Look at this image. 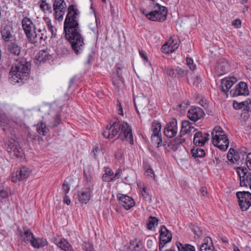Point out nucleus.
Here are the masks:
<instances>
[{
  "mask_svg": "<svg viewBox=\"0 0 251 251\" xmlns=\"http://www.w3.org/2000/svg\"><path fill=\"white\" fill-rule=\"evenodd\" d=\"M119 203L126 210L130 209L135 205V202L130 197L122 195L118 197Z\"/></svg>",
  "mask_w": 251,
  "mask_h": 251,
  "instance_id": "4be33fe9",
  "label": "nucleus"
},
{
  "mask_svg": "<svg viewBox=\"0 0 251 251\" xmlns=\"http://www.w3.org/2000/svg\"><path fill=\"white\" fill-rule=\"evenodd\" d=\"M172 239V235L171 232L167 229L165 226H161L160 230L159 251H161V249H162L165 245L170 242Z\"/></svg>",
  "mask_w": 251,
  "mask_h": 251,
  "instance_id": "1a4fd4ad",
  "label": "nucleus"
},
{
  "mask_svg": "<svg viewBox=\"0 0 251 251\" xmlns=\"http://www.w3.org/2000/svg\"><path fill=\"white\" fill-rule=\"evenodd\" d=\"M200 251H214V247L210 237L205 238L204 243L200 246Z\"/></svg>",
  "mask_w": 251,
  "mask_h": 251,
  "instance_id": "bb28decb",
  "label": "nucleus"
},
{
  "mask_svg": "<svg viewBox=\"0 0 251 251\" xmlns=\"http://www.w3.org/2000/svg\"><path fill=\"white\" fill-rule=\"evenodd\" d=\"M41 2L42 3L40 5V9L42 10L43 11H45L46 10H47L50 12L51 10V5L50 4L46 2V1L43 0H41Z\"/></svg>",
  "mask_w": 251,
  "mask_h": 251,
  "instance_id": "37998d69",
  "label": "nucleus"
},
{
  "mask_svg": "<svg viewBox=\"0 0 251 251\" xmlns=\"http://www.w3.org/2000/svg\"><path fill=\"white\" fill-rule=\"evenodd\" d=\"M1 34L2 39L5 42L12 41L15 37L13 34V29L12 26L6 25L4 26L1 30Z\"/></svg>",
  "mask_w": 251,
  "mask_h": 251,
  "instance_id": "aec40b11",
  "label": "nucleus"
},
{
  "mask_svg": "<svg viewBox=\"0 0 251 251\" xmlns=\"http://www.w3.org/2000/svg\"><path fill=\"white\" fill-rule=\"evenodd\" d=\"M48 36L50 35H48L47 30L44 28L43 29L39 28L36 33L34 34V36L31 35V40L30 38H28V40L30 43L33 44L37 43H41L42 41H45L47 40Z\"/></svg>",
  "mask_w": 251,
  "mask_h": 251,
  "instance_id": "ddd939ff",
  "label": "nucleus"
},
{
  "mask_svg": "<svg viewBox=\"0 0 251 251\" xmlns=\"http://www.w3.org/2000/svg\"><path fill=\"white\" fill-rule=\"evenodd\" d=\"M192 156L196 158L198 157H202L205 156V151L203 149L197 147L191 150Z\"/></svg>",
  "mask_w": 251,
  "mask_h": 251,
  "instance_id": "c9c22d12",
  "label": "nucleus"
},
{
  "mask_svg": "<svg viewBox=\"0 0 251 251\" xmlns=\"http://www.w3.org/2000/svg\"><path fill=\"white\" fill-rule=\"evenodd\" d=\"M146 173L147 176H150L151 178H152L154 181H156V179L155 178V176L154 174V172L151 168H148L146 171Z\"/></svg>",
  "mask_w": 251,
  "mask_h": 251,
  "instance_id": "8fccbe9b",
  "label": "nucleus"
},
{
  "mask_svg": "<svg viewBox=\"0 0 251 251\" xmlns=\"http://www.w3.org/2000/svg\"><path fill=\"white\" fill-rule=\"evenodd\" d=\"M22 25L27 39L30 38L31 40L30 32L35 28L31 20L27 17H25L22 21Z\"/></svg>",
  "mask_w": 251,
  "mask_h": 251,
  "instance_id": "a211bd4d",
  "label": "nucleus"
},
{
  "mask_svg": "<svg viewBox=\"0 0 251 251\" xmlns=\"http://www.w3.org/2000/svg\"><path fill=\"white\" fill-rule=\"evenodd\" d=\"M121 71L120 68H118L117 71V75H118V77L119 78V80L120 81H123V78L122 77V74L120 72Z\"/></svg>",
  "mask_w": 251,
  "mask_h": 251,
  "instance_id": "0e129e2a",
  "label": "nucleus"
},
{
  "mask_svg": "<svg viewBox=\"0 0 251 251\" xmlns=\"http://www.w3.org/2000/svg\"><path fill=\"white\" fill-rule=\"evenodd\" d=\"M236 195L241 209L247 210L251 206V193L248 191H239Z\"/></svg>",
  "mask_w": 251,
  "mask_h": 251,
  "instance_id": "0eeeda50",
  "label": "nucleus"
},
{
  "mask_svg": "<svg viewBox=\"0 0 251 251\" xmlns=\"http://www.w3.org/2000/svg\"><path fill=\"white\" fill-rule=\"evenodd\" d=\"M230 66L228 61L225 59H220L215 66V72L218 76L222 75L228 73Z\"/></svg>",
  "mask_w": 251,
  "mask_h": 251,
  "instance_id": "4468645a",
  "label": "nucleus"
},
{
  "mask_svg": "<svg viewBox=\"0 0 251 251\" xmlns=\"http://www.w3.org/2000/svg\"><path fill=\"white\" fill-rule=\"evenodd\" d=\"M176 245L178 251H196L195 247L190 244L183 245L180 242H176Z\"/></svg>",
  "mask_w": 251,
  "mask_h": 251,
  "instance_id": "72a5a7b5",
  "label": "nucleus"
},
{
  "mask_svg": "<svg viewBox=\"0 0 251 251\" xmlns=\"http://www.w3.org/2000/svg\"><path fill=\"white\" fill-rule=\"evenodd\" d=\"M237 81V79L234 77L222 79L221 81L222 91L226 93Z\"/></svg>",
  "mask_w": 251,
  "mask_h": 251,
  "instance_id": "5701e85b",
  "label": "nucleus"
},
{
  "mask_svg": "<svg viewBox=\"0 0 251 251\" xmlns=\"http://www.w3.org/2000/svg\"><path fill=\"white\" fill-rule=\"evenodd\" d=\"M189 104V102L188 100H185L183 103L179 104L178 106L180 108H185Z\"/></svg>",
  "mask_w": 251,
  "mask_h": 251,
  "instance_id": "338daca9",
  "label": "nucleus"
},
{
  "mask_svg": "<svg viewBox=\"0 0 251 251\" xmlns=\"http://www.w3.org/2000/svg\"><path fill=\"white\" fill-rule=\"evenodd\" d=\"M9 194H10V192L7 188L3 189H0V197L1 198H7L8 197Z\"/></svg>",
  "mask_w": 251,
  "mask_h": 251,
  "instance_id": "49530a36",
  "label": "nucleus"
},
{
  "mask_svg": "<svg viewBox=\"0 0 251 251\" xmlns=\"http://www.w3.org/2000/svg\"><path fill=\"white\" fill-rule=\"evenodd\" d=\"M232 25L238 28L241 26V21L239 19L234 20L232 23Z\"/></svg>",
  "mask_w": 251,
  "mask_h": 251,
  "instance_id": "e2e57ef3",
  "label": "nucleus"
},
{
  "mask_svg": "<svg viewBox=\"0 0 251 251\" xmlns=\"http://www.w3.org/2000/svg\"><path fill=\"white\" fill-rule=\"evenodd\" d=\"M63 201L67 205H69L71 203V200H70L69 197L67 195H65V196L63 199Z\"/></svg>",
  "mask_w": 251,
  "mask_h": 251,
  "instance_id": "69168bd1",
  "label": "nucleus"
},
{
  "mask_svg": "<svg viewBox=\"0 0 251 251\" xmlns=\"http://www.w3.org/2000/svg\"><path fill=\"white\" fill-rule=\"evenodd\" d=\"M209 134L207 133H202L198 131L195 133L194 137V143L196 146L201 147L204 145L209 139Z\"/></svg>",
  "mask_w": 251,
  "mask_h": 251,
  "instance_id": "6ab92c4d",
  "label": "nucleus"
},
{
  "mask_svg": "<svg viewBox=\"0 0 251 251\" xmlns=\"http://www.w3.org/2000/svg\"><path fill=\"white\" fill-rule=\"evenodd\" d=\"M237 172L240 177L241 186L247 187L251 184V171L246 168L238 167Z\"/></svg>",
  "mask_w": 251,
  "mask_h": 251,
  "instance_id": "6e6552de",
  "label": "nucleus"
},
{
  "mask_svg": "<svg viewBox=\"0 0 251 251\" xmlns=\"http://www.w3.org/2000/svg\"><path fill=\"white\" fill-rule=\"evenodd\" d=\"M224 139L219 141V136L217 135H213L212 138V142L213 145L223 151H226L229 145V140L226 134H223Z\"/></svg>",
  "mask_w": 251,
  "mask_h": 251,
  "instance_id": "dca6fc26",
  "label": "nucleus"
},
{
  "mask_svg": "<svg viewBox=\"0 0 251 251\" xmlns=\"http://www.w3.org/2000/svg\"><path fill=\"white\" fill-rule=\"evenodd\" d=\"M142 248V242L139 241L138 242H136V243L135 244V246L132 249V251H139L141 250Z\"/></svg>",
  "mask_w": 251,
  "mask_h": 251,
  "instance_id": "5fc2aeb1",
  "label": "nucleus"
},
{
  "mask_svg": "<svg viewBox=\"0 0 251 251\" xmlns=\"http://www.w3.org/2000/svg\"><path fill=\"white\" fill-rule=\"evenodd\" d=\"M192 231L194 232L195 238H199L202 237L204 232V230L198 226L191 224L190 225Z\"/></svg>",
  "mask_w": 251,
  "mask_h": 251,
  "instance_id": "7c9ffc66",
  "label": "nucleus"
},
{
  "mask_svg": "<svg viewBox=\"0 0 251 251\" xmlns=\"http://www.w3.org/2000/svg\"><path fill=\"white\" fill-rule=\"evenodd\" d=\"M113 177H111L108 175H106L105 173L102 176V180L106 182L114 181V179Z\"/></svg>",
  "mask_w": 251,
  "mask_h": 251,
  "instance_id": "6e6d98bb",
  "label": "nucleus"
},
{
  "mask_svg": "<svg viewBox=\"0 0 251 251\" xmlns=\"http://www.w3.org/2000/svg\"><path fill=\"white\" fill-rule=\"evenodd\" d=\"M245 161L248 168L251 167V152L248 153L245 157Z\"/></svg>",
  "mask_w": 251,
  "mask_h": 251,
  "instance_id": "4d7b16f0",
  "label": "nucleus"
},
{
  "mask_svg": "<svg viewBox=\"0 0 251 251\" xmlns=\"http://www.w3.org/2000/svg\"><path fill=\"white\" fill-rule=\"evenodd\" d=\"M48 29L49 32L50 33V37H52L53 35L55 34L54 31L53 29V26L51 25L50 21H48L47 22Z\"/></svg>",
  "mask_w": 251,
  "mask_h": 251,
  "instance_id": "09e8293b",
  "label": "nucleus"
},
{
  "mask_svg": "<svg viewBox=\"0 0 251 251\" xmlns=\"http://www.w3.org/2000/svg\"><path fill=\"white\" fill-rule=\"evenodd\" d=\"M57 245L65 251H74L71 244L64 239H61Z\"/></svg>",
  "mask_w": 251,
  "mask_h": 251,
  "instance_id": "473e14b6",
  "label": "nucleus"
},
{
  "mask_svg": "<svg viewBox=\"0 0 251 251\" xmlns=\"http://www.w3.org/2000/svg\"><path fill=\"white\" fill-rule=\"evenodd\" d=\"M227 158L230 162H233V158H234L235 160H237V155L235 154H233V152H228L227 154Z\"/></svg>",
  "mask_w": 251,
  "mask_h": 251,
  "instance_id": "bf43d9fd",
  "label": "nucleus"
},
{
  "mask_svg": "<svg viewBox=\"0 0 251 251\" xmlns=\"http://www.w3.org/2000/svg\"><path fill=\"white\" fill-rule=\"evenodd\" d=\"M185 139L181 136L179 134V137H176L171 141L168 144L170 147L175 152V155L179 160H182L185 159L187 154V152L185 147L182 145L184 143Z\"/></svg>",
  "mask_w": 251,
  "mask_h": 251,
  "instance_id": "39448f33",
  "label": "nucleus"
},
{
  "mask_svg": "<svg viewBox=\"0 0 251 251\" xmlns=\"http://www.w3.org/2000/svg\"><path fill=\"white\" fill-rule=\"evenodd\" d=\"M30 71V64L25 59L17 60L12 65L9 75V81L12 84L24 83L27 80Z\"/></svg>",
  "mask_w": 251,
  "mask_h": 251,
  "instance_id": "7ed1b4c3",
  "label": "nucleus"
},
{
  "mask_svg": "<svg viewBox=\"0 0 251 251\" xmlns=\"http://www.w3.org/2000/svg\"><path fill=\"white\" fill-rule=\"evenodd\" d=\"M66 4L64 0H54L53 4V10H66Z\"/></svg>",
  "mask_w": 251,
  "mask_h": 251,
  "instance_id": "f704fd0d",
  "label": "nucleus"
},
{
  "mask_svg": "<svg viewBox=\"0 0 251 251\" xmlns=\"http://www.w3.org/2000/svg\"><path fill=\"white\" fill-rule=\"evenodd\" d=\"M177 130V121L175 119H173L166 124L164 130V133L166 137L172 138L176 136Z\"/></svg>",
  "mask_w": 251,
  "mask_h": 251,
  "instance_id": "9d476101",
  "label": "nucleus"
},
{
  "mask_svg": "<svg viewBox=\"0 0 251 251\" xmlns=\"http://www.w3.org/2000/svg\"><path fill=\"white\" fill-rule=\"evenodd\" d=\"M158 220L155 217L150 216L149 218V221L147 224V228L149 230H151L155 224H157Z\"/></svg>",
  "mask_w": 251,
  "mask_h": 251,
  "instance_id": "58836bf2",
  "label": "nucleus"
},
{
  "mask_svg": "<svg viewBox=\"0 0 251 251\" xmlns=\"http://www.w3.org/2000/svg\"><path fill=\"white\" fill-rule=\"evenodd\" d=\"M60 123V118L59 115H56L54 118V122L50 124V126L52 127H56Z\"/></svg>",
  "mask_w": 251,
  "mask_h": 251,
  "instance_id": "603ef678",
  "label": "nucleus"
},
{
  "mask_svg": "<svg viewBox=\"0 0 251 251\" xmlns=\"http://www.w3.org/2000/svg\"><path fill=\"white\" fill-rule=\"evenodd\" d=\"M165 72L168 75L171 77H176L175 70H174L171 68L168 67L165 68Z\"/></svg>",
  "mask_w": 251,
  "mask_h": 251,
  "instance_id": "3c124183",
  "label": "nucleus"
},
{
  "mask_svg": "<svg viewBox=\"0 0 251 251\" xmlns=\"http://www.w3.org/2000/svg\"><path fill=\"white\" fill-rule=\"evenodd\" d=\"M216 134L218 136H220L218 140L220 141L221 140H222L224 139L223 134H226V133L221 127L216 126L214 128L213 131L211 133L212 138H213V136L215 135Z\"/></svg>",
  "mask_w": 251,
  "mask_h": 251,
  "instance_id": "4c0bfd02",
  "label": "nucleus"
},
{
  "mask_svg": "<svg viewBox=\"0 0 251 251\" xmlns=\"http://www.w3.org/2000/svg\"><path fill=\"white\" fill-rule=\"evenodd\" d=\"M31 170L29 168L23 166L19 171L13 172L11 176V180L13 182L26 179L29 176Z\"/></svg>",
  "mask_w": 251,
  "mask_h": 251,
  "instance_id": "f8f14e48",
  "label": "nucleus"
},
{
  "mask_svg": "<svg viewBox=\"0 0 251 251\" xmlns=\"http://www.w3.org/2000/svg\"><path fill=\"white\" fill-rule=\"evenodd\" d=\"M79 14V11L74 5H70L64 23L66 38L76 55L81 53L84 46V39L80 33L79 26L77 18Z\"/></svg>",
  "mask_w": 251,
  "mask_h": 251,
  "instance_id": "f257e3e1",
  "label": "nucleus"
},
{
  "mask_svg": "<svg viewBox=\"0 0 251 251\" xmlns=\"http://www.w3.org/2000/svg\"><path fill=\"white\" fill-rule=\"evenodd\" d=\"M187 70L178 67L175 69L176 77L184 76L187 74Z\"/></svg>",
  "mask_w": 251,
  "mask_h": 251,
  "instance_id": "ea45409f",
  "label": "nucleus"
},
{
  "mask_svg": "<svg viewBox=\"0 0 251 251\" xmlns=\"http://www.w3.org/2000/svg\"><path fill=\"white\" fill-rule=\"evenodd\" d=\"M122 251H132L130 246L128 244L125 245L123 247Z\"/></svg>",
  "mask_w": 251,
  "mask_h": 251,
  "instance_id": "774afa93",
  "label": "nucleus"
},
{
  "mask_svg": "<svg viewBox=\"0 0 251 251\" xmlns=\"http://www.w3.org/2000/svg\"><path fill=\"white\" fill-rule=\"evenodd\" d=\"M54 11L55 19L59 21H62L63 20V16L65 14V10H54Z\"/></svg>",
  "mask_w": 251,
  "mask_h": 251,
  "instance_id": "79ce46f5",
  "label": "nucleus"
},
{
  "mask_svg": "<svg viewBox=\"0 0 251 251\" xmlns=\"http://www.w3.org/2000/svg\"><path fill=\"white\" fill-rule=\"evenodd\" d=\"M7 151L12 157L21 158L24 151L19 142L13 138H8L5 141Z\"/></svg>",
  "mask_w": 251,
  "mask_h": 251,
  "instance_id": "423d86ee",
  "label": "nucleus"
},
{
  "mask_svg": "<svg viewBox=\"0 0 251 251\" xmlns=\"http://www.w3.org/2000/svg\"><path fill=\"white\" fill-rule=\"evenodd\" d=\"M249 94L247 84L244 82H240L236 86L235 90L232 93L233 96L240 95L247 96Z\"/></svg>",
  "mask_w": 251,
  "mask_h": 251,
  "instance_id": "412c9836",
  "label": "nucleus"
},
{
  "mask_svg": "<svg viewBox=\"0 0 251 251\" xmlns=\"http://www.w3.org/2000/svg\"><path fill=\"white\" fill-rule=\"evenodd\" d=\"M140 11L149 20L160 22L164 21L166 19L168 14L167 8L158 3H156L153 7V9L151 12H147L143 8H141Z\"/></svg>",
  "mask_w": 251,
  "mask_h": 251,
  "instance_id": "20e7f679",
  "label": "nucleus"
},
{
  "mask_svg": "<svg viewBox=\"0 0 251 251\" xmlns=\"http://www.w3.org/2000/svg\"><path fill=\"white\" fill-rule=\"evenodd\" d=\"M83 250L85 251H94L93 245L89 243H84Z\"/></svg>",
  "mask_w": 251,
  "mask_h": 251,
  "instance_id": "864d4df0",
  "label": "nucleus"
},
{
  "mask_svg": "<svg viewBox=\"0 0 251 251\" xmlns=\"http://www.w3.org/2000/svg\"><path fill=\"white\" fill-rule=\"evenodd\" d=\"M37 131L39 134L45 136L49 132V129L46 126L45 123L41 122L37 124Z\"/></svg>",
  "mask_w": 251,
  "mask_h": 251,
  "instance_id": "e433bc0d",
  "label": "nucleus"
},
{
  "mask_svg": "<svg viewBox=\"0 0 251 251\" xmlns=\"http://www.w3.org/2000/svg\"><path fill=\"white\" fill-rule=\"evenodd\" d=\"M233 107L235 109H243L248 112L251 111V101L250 100H247L245 101L238 102H233Z\"/></svg>",
  "mask_w": 251,
  "mask_h": 251,
  "instance_id": "cd10ccee",
  "label": "nucleus"
},
{
  "mask_svg": "<svg viewBox=\"0 0 251 251\" xmlns=\"http://www.w3.org/2000/svg\"><path fill=\"white\" fill-rule=\"evenodd\" d=\"M30 243L32 246L36 249L42 248L48 245L47 240L43 238H33Z\"/></svg>",
  "mask_w": 251,
  "mask_h": 251,
  "instance_id": "c756f323",
  "label": "nucleus"
},
{
  "mask_svg": "<svg viewBox=\"0 0 251 251\" xmlns=\"http://www.w3.org/2000/svg\"><path fill=\"white\" fill-rule=\"evenodd\" d=\"M167 42L171 47V50H172L174 52L178 48L179 44V40L177 36L173 35L170 38Z\"/></svg>",
  "mask_w": 251,
  "mask_h": 251,
  "instance_id": "2f4dec72",
  "label": "nucleus"
},
{
  "mask_svg": "<svg viewBox=\"0 0 251 251\" xmlns=\"http://www.w3.org/2000/svg\"><path fill=\"white\" fill-rule=\"evenodd\" d=\"M141 193L145 201L149 203H150L151 201V197L147 192L146 187L142 188Z\"/></svg>",
  "mask_w": 251,
  "mask_h": 251,
  "instance_id": "a19ab883",
  "label": "nucleus"
},
{
  "mask_svg": "<svg viewBox=\"0 0 251 251\" xmlns=\"http://www.w3.org/2000/svg\"><path fill=\"white\" fill-rule=\"evenodd\" d=\"M204 115V111L199 107H192L187 113L188 118L194 122L201 119Z\"/></svg>",
  "mask_w": 251,
  "mask_h": 251,
  "instance_id": "2eb2a0df",
  "label": "nucleus"
},
{
  "mask_svg": "<svg viewBox=\"0 0 251 251\" xmlns=\"http://www.w3.org/2000/svg\"><path fill=\"white\" fill-rule=\"evenodd\" d=\"M171 47L168 44L167 42L165 44H164L161 47V50L163 52L165 53H170L173 52V50H171Z\"/></svg>",
  "mask_w": 251,
  "mask_h": 251,
  "instance_id": "c03bdc74",
  "label": "nucleus"
},
{
  "mask_svg": "<svg viewBox=\"0 0 251 251\" xmlns=\"http://www.w3.org/2000/svg\"><path fill=\"white\" fill-rule=\"evenodd\" d=\"M105 174L107 175H108L111 177L114 176V173L112 170L109 168H105Z\"/></svg>",
  "mask_w": 251,
  "mask_h": 251,
  "instance_id": "680f3d73",
  "label": "nucleus"
},
{
  "mask_svg": "<svg viewBox=\"0 0 251 251\" xmlns=\"http://www.w3.org/2000/svg\"><path fill=\"white\" fill-rule=\"evenodd\" d=\"M134 103L137 113L139 114V110H140L142 113H144L147 107L148 100L146 97H137L134 98Z\"/></svg>",
  "mask_w": 251,
  "mask_h": 251,
  "instance_id": "f3484780",
  "label": "nucleus"
},
{
  "mask_svg": "<svg viewBox=\"0 0 251 251\" xmlns=\"http://www.w3.org/2000/svg\"><path fill=\"white\" fill-rule=\"evenodd\" d=\"M122 173V171L121 169H119L117 170L116 173L114 174L113 179H114V181L117 179L119 178Z\"/></svg>",
  "mask_w": 251,
  "mask_h": 251,
  "instance_id": "052dcab7",
  "label": "nucleus"
},
{
  "mask_svg": "<svg viewBox=\"0 0 251 251\" xmlns=\"http://www.w3.org/2000/svg\"><path fill=\"white\" fill-rule=\"evenodd\" d=\"M120 132L117 139L126 140L131 145L134 143L133 137L131 127L127 123H121L117 119L115 120L109 128L108 126L102 134L106 138H111Z\"/></svg>",
  "mask_w": 251,
  "mask_h": 251,
  "instance_id": "f03ea898",
  "label": "nucleus"
},
{
  "mask_svg": "<svg viewBox=\"0 0 251 251\" xmlns=\"http://www.w3.org/2000/svg\"><path fill=\"white\" fill-rule=\"evenodd\" d=\"M20 234L22 240L26 244L30 243L34 238L33 234L31 230L27 227H24L23 230L20 231Z\"/></svg>",
  "mask_w": 251,
  "mask_h": 251,
  "instance_id": "b1692460",
  "label": "nucleus"
},
{
  "mask_svg": "<svg viewBox=\"0 0 251 251\" xmlns=\"http://www.w3.org/2000/svg\"><path fill=\"white\" fill-rule=\"evenodd\" d=\"M161 128V125L160 124L156 123L152 124V133L151 136V139L152 141L156 142L158 147L162 145Z\"/></svg>",
  "mask_w": 251,
  "mask_h": 251,
  "instance_id": "9b49d317",
  "label": "nucleus"
},
{
  "mask_svg": "<svg viewBox=\"0 0 251 251\" xmlns=\"http://www.w3.org/2000/svg\"><path fill=\"white\" fill-rule=\"evenodd\" d=\"M186 64L191 70H194L196 68V65L194 64L193 60L190 57H187L186 59Z\"/></svg>",
  "mask_w": 251,
  "mask_h": 251,
  "instance_id": "de8ad7c7",
  "label": "nucleus"
},
{
  "mask_svg": "<svg viewBox=\"0 0 251 251\" xmlns=\"http://www.w3.org/2000/svg\"><path fill=\"white\" fill-rule=\"evenodd\" d=\"M62 190L65 193V195H66L70 191V187L68 184L66 183V181H64L62 185Z\"/></svg>",
  "mask_w": 251,
  "mask_h": 251,
  "instance_id": "13d9d810",
  "label": "nucleus"
},
{
  "mask_svg": "<svg viewBox=\"0 0 251 251\" xmlns=\"http://www.w3.org/2000/svg\"><path fill=\"white\" fill-rule=\"evenodd\" d=\"M79 201L82 204H86L90 199V190L86 189L85 191L79 192L78 193Z\"/></svg>",
  "mask_w": 251,
  "mask_h": 251,
  "instance_id": "c85d7f7f",
  "label": "nucleus"
},
{
  "mask_svg": "<svg viewBox=\"0 0 251 251\" xmlns=\"http://www.w3.org/2000/svg\"><path fill=\"white\" fill-rule=\"evenodd\" d=\"M246 151H247V149L245 147H243V148H241L239 150V152H237L239 154V155H238L239 159H240L241 157H242L241 161L245 160V157H244L245 156L246 157V156L247 155H246V154H247Z\"/></svg>",
  "mask_w": 251,
  "mask_h": 251,
  "instance_id": "a18cd8bd",
  "label": "nucleus"
},
{
  "mask_svg": "<svg viewBox=\"0 0 251 251\" xmlns=\"http://www.w3.org/2000/svg\"><path fill=\"white\" fill-rule=\"evenodd\" d=\"M192 124L190 123L188 121L184 120L181 123V129L180 131L181 136H183L187 133L194 132L196 129L192 126Z\"/></svg>",
  "mask_w": 251,
  "mask_h": 251,
  "instance_id": "393cba45",
  "label": "nucleus"
},
{
  "mask_svg": "<svg viewBox=\"0 0 251 251\" xmlns=\"http://www.w3.org/2000/svg\"><path fill=\"white\" fill-rule=\"evenodd\" d=\"M22 47L16 41L10 42L7 46L8 51L13 55L19 56L21 54Z\"/></svg>",
  "mask_w": 251,
  "mask_h": 251,
  "instance_id": "a878e982",
  "label": "nucleus"
}]
</instances>
